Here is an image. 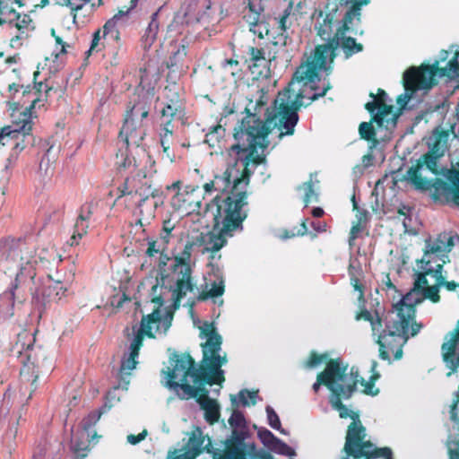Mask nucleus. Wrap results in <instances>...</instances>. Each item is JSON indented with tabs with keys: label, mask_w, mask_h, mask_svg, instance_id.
Listing matches in <instances>:
<instances>
[{
	"label": "nucleus",
	"mask_w": 459,
	"mask_h": 459,
	"mask_svg": "<svg viewBox=\"0 0 459 459\" xmlns=\"http://www.w3.org/2000/svg\"><path fill=\"white\" fill-rule=\"evenodd\" d=\"M272 130V120L264 121L255 114H247L234 129L238 143L227 151L230 160L225 171L204 186L206 194L216 191L226 195H217L208 205L213 214L214 227L222 234L232 236L234 231L243 230L247 216L244 207L247 204L248 180L238 165L241 162L247 171L250 167L265 161L264 151L270 143L267 137Z\"/></svg>",
	"instance_id": "obj_1"
},
{
	"label": "nucleus",
	"mask_w": 459,
	"mask_h": 459,
	"mask_svg": "<svg viewBox=\"0 0 459 459\" xmlns=\"http://www.w3.org/2000/svg\"><path fill=\"white\" fill-rule=\"evenodd\" d=\"M370 0H360V3L352 9H348L345 13V18L341 27L337 30L335 39L329 43H323L316 47L315 50L305 62H302L293 74V82L303 83V86H309L313 94L308 98V102L304 103L306 96L303 90L295 93L290 90V85L280 91L273 103V118H277L282 123L286 130L285 134H292L294 127L299 121L298 111L302 106H307L312 101L320 97H324L330 90V83H324L320 90L316 83L320 81L319 74L326 72L327 74L332 71V65L336 51L342 48L345 58L348 59L353 55L363 50V46L357 43L351 37H346L347 32L356 31L357 26L360 23L361 8L368 4Z\"/></svg>",
	"instance_id": "obj_2"
},
{
	"label": "nucleus",
	"mask_w": 459,
	"mask_h": 459,
	"mask_svg": "<svg viewBox=\"0 0 459 459\" xmlns=\"http://www.w3.org/2000/svg\"><path fill=\"white\" fill-rule=\"evenodd\" d=\"M206 231L187 238L183 248H175L171 256L161 254L160 262V277L152 287V301L160 307L171 303L178 307L180 300L188 293L195 295L196 285L193 273L195 260L193 251L202 247V252H217L226 244V234Z\"/></svg>",
	"instance_id": "obj_3"
},
{
	"label": "nucleus",
	"mask_w": 459,
	"mask_h": 459,
	"mask_svg": "<svg viewBox=\"0 0 459 459\" xmlns=\"http://www.w3.org/2000/svg\"><path fill=\"white\" fill-rule=\"evenodd\" d=\"M422 301L419 291L411 289L393 306L384 316L379 311L372 313L368 309L362 310L356 316V320H365L370 323L373 336L379 345V357L390 362V353L394 359L403 356V345L409 337L415 336L422 328V324L415 322V306Z\"/></svg>",
	"instance_id": "obj_4"
},
{
	"label": "nucleus",
	"mask_w": 459,
	"mask_h": 459,
	"mask_svg": "<svg viewBox=\"0 0 459 459\" xmlns=\"http://www.w3.org/2000/svg\"><path fill=\"white\" fill-rule=\"evenodd\" d=\"M450 54H453V56L445 66L439 67L438 62H437L432 65L426 66L424 71L412 66L404 72L403 78L404 92L397 99V103L402 108H406L417 91L430 89L433 77L437 75L439 78L446 77L453 80L459 76V49L457 46H451L449 51H441L440 60L446 61Z\"/></svg>",
	"instance_id": "obj_5"
},
{
	"label": "nucleus",
	"mask_w": 459,
	"mask_h": 459,
	"mask_svg": "<svg viewBox=\"0 0 459 459\" xmlns=\"http://www.w3.org/2000/svg\"><path fill=\"white\" fill-rule=\"evenodd\" d=\"M171 368L162 370L166 382L164 385L172 390H182V399L195 398L201 390H205V373L202 367H196L188 354L174 353L169 358Z\"/></svg>",
	"instance_id": "obj_6"
},
{
	"label": "nucleus",
	"mask_w": 459,
	"mask_h": 459,
	"mask_svg": "<svg viewBox=\"0 0 459 459\" xmlns=\"http://www.w3.org/2000/svg\"><path fill=\"white\" fill-rule=\"evenodd\" d=\"M36 333L37 331L30 333L26 330L21 332L14 345V350L22 365L20 371L22 385L30 390L28 400L39 387V369L44 366L47 358L46 351L36 342Z\"/></svg>",
	"instance_id": "obj_7"
},
{
	"label": "nucleus",
	"mask_w": 459,
	"mask_h": 459,
	"mask_svg": "<svg viewBox=\"0 0 459 459\" xmlns=\"http://www.w3.org/2000/svg\"><path fill=\"white\" fill-rule=\"evenodd\" d=\"M360 0H326L323 5L315 9L312 21L316 35L325 43L335 39L337 30L341 27L348 9H352Z\"/></svg>",
	"instance_id": "obj_8"
},
{
	"label": "nucleus",
	"mask_w": 459,
	"mask_h": 459,
	"mask_svg": "<svg viewBox=\"0 0 459 459\" xmlns=\"http://www.w3.org/2000/svg\"><path fill=\"white\" fill-rule=\"evenodd\" d=\"M201 338L206 339L203 344L202 369L205 373V385H221L224 381V370L221 367L228 362L226 354L220 355L222 338L216 332L212 324L204 323L201 327Z\"/></svg>",
	"instance_id": "obj_9"
},
{
	"label": "nucleus",
	"mask_w": 459,
	"mask_h": 459,
	"mask_svg": "<svg viewBox=\"0 0 459 459\" xmlns=\"http://www.w3.org/2000/svg\"><path fill=\"white\" fill-rule=\"evenodd\" d=\"M443 176L451 184L441 179L434 181L423 178L420 176L419 170L411 169L408 173V178L417 189L430 190L432 197L436 201L453 203L459 205V170L441 169Z\"/></svg>",
	"instance_id": "obj_10"
},
{
	"label": "nucleus",
	"mask_w": 459,
	"mask_h": 459,
	"mask_svg": "<svg viewBox=\"0 0 459 459\" xmlns=\"http://www.w3.org/2000/svg\"><path fill=\"white\" fill-rule=\"evenodd\" d=\"M364 429L356 422L349 430L347 441L344 444L345 456L341 459H392V450L389 447L377 448L370 442H361Z\"/></svg>",
	"instance_id": "obj_11"
},
{
	"label": "nucleus",
	"mask_w": 459,
	"mask_h": 459,
	"mask_svg": "<svg viewBox=\"0 0 459 459\" xmlns=\"http://www.w3.org/2000/svg\"><path fill=\"white\" fill-rule=\"evenodd\" d=\"M150 106L146 101L136 102L127 111L125 122L119 133V139L126 148L139 147L145 136L143 120L149 116Z\"/></svg>",
	"instance_id": "obj_12"
},
{
	"label": "nucleus",
	"mask_w": 459,
	"mask_h": 459,
	"mask_svg": "<svg viewBox=\"0 0 459 459\" xmlns=\"http://www.w3.org/2000/svg\"><path fill=\"white\" fill-rule=\"evenodd\" d=\"M35 261L27 260L22 263L20 270L17 272L15 279L11 282L9 288L0 295V316L7 319L13 316L15 303V290L29 284L36 276Z\"/></svg>",
	"instance_id": "obj_13"
},
{
	"label": "nucleus",
	"mask_w": 459,
	"mask_h": 459,
	"mask_svg": "<svg viewBox=\"0 0 459 459\" xmlns=\"http://www.w3.org/2000/svg\"><path fill=\"white\" fill-rule=\"evenodd\" d=\"M352 368L348 372V365L344 364L340 359H331L327 364L324 371L318 376L316 381L313 384V390L317 393L321 387V385H325L330 391L331 394H335L337 392L344 394L342 391V385L344 384L354 373Z\"/></svg>",
	"instance_id": "obj_14"
},
{
	"label": "nucleus",
	"mask_w": 459,
	"mask_h": 459,
	"mask_svg": "<svg viewBox=\"0 0 459 459\" xmlns=\"http://www.w3.org/2000/svg\"><path fill=\"white\" fill-rule=\"evenodd\" d=\"M32 249L29 247L28 238L25 236L14 238L8 236L0 239V264L9 265L11 264L20 261L18 271L20 270L22 263H26L27 260H34L35 266L37 260L32 256ZM37 268L35 267V272Z\"/></svg>",
	"instance_id": "obj_15"
},
{
	"label": "nucleus",
	"mask_w": 459,
	"mask_h": 459,
	"mask_svg": "<svg viewBox=\"0 0 459 459\" xmlns=\"http://www.w3.org/2000/svg\"><path fill=\"white\" fill-rule=\"evenodd\" d=\"M373 98L372 101L366 104V108L372 116V121L375 122L379 128H385L386 130L395 127L398 114L395 112L394 106L389 102L387 93L379 89L377 96L373 93L370 94Z\"/></svg>",
	"instance_id": "obj_16"
},
{
	"label": "nucleus",
	"mask_w": 459,
	"mask_h": 459,
	"mask_svg": "<svg viewBox=\"0 0 459 459\" xmlns=\"http://www.w3.org/2000/svg\"><path fill=\"white\" fill-rule=\"evenodd\" d=\"M172 319L170 312L157 308L143 316L139 325L133 326V336H140L143 341V335L150 338L165 335L171 326Z\"/></svg>",
	"instance_id": "obj_17"
},
{
	"label": "nucleus",
	"mask_w": 459,
	"mask_h": 459,
	"mask_svg": "<svg viewBox=\"0 0 459 459\" xmlns=\"http://www.w3.org/2000/svg\"><path fill=\"white\" fill-rule=\"evenodd\" d=\"M358 377H359V374L357 371H355L351 375V377L344 384L342 385V391H343L344 394H341V393L339 394L337 392V394H331L329 397V403L333 409L339 411L341 418H351L353 420V421L348 428L346 437H348V433H349V430L351 429V427H352V425L354 423L358 422L364 429V436L361 439V442H365L364 438L366 437V429L362 426L358 416L355 415L351 410L348 409L342 403V399L347 400V399L351 398L352 394L356 391ZM346 441H347V439L345 440V442Z\"/></svg>",
	"instance_id": "obj_18"
},
{
	"label": "nucleus",
	"mask_w": 459,
	"mask_h": 459,
	"mask_svg": "<svg viewBox=\"0 0 459 459\" xmlns=\"http://www.w3.org/2000/svg\"><path fill=\"white\" fill-rule=\"evenodd\" d=\"M121 195H132L138 197L134 201L135 204L140 208L150 196H153L152 188V179L142 171L138 172L132 178H127L123 185L119 187Z\"/></svg>",
	"instance_id": "obj_19"
},
{
	"label": "nucleus",
	"mask_w": 459,
	"mask_h": 459,
	"mask_svg": "<svg viewBox=\"0 0 459 459\" xmlns=\"http://www.w3.org/2000/svg\"><path fill=\"white\" fill-rule=\"evenodd\" d=\"M457 242L459 237L447 232L440 233L433 240L429 238L426 240V250L422 258L438 259L445 264L448 259V253Z\"/></svg>",
	"instance_id": "obj_20"
},
{
	"label": "nucleus",
	"mask_w": 459,
	"mask_h": 459,
	"mask_svg": "<svg viewBox=\"0 0 459 459\" xmlns=\"http://www.w3.org/2000/svg\"><path fill=\"white\" fill-rule=\"evenodd\" d=\"M38 100V99L33 100L29 107L21 111L18 120L13 119L12 125L0 129V142L5 137L19 139L20 136L24 138L30 134L32 129V110Z\"/></svg>",
	"instance_id": "obj_21"
},
{
	"label": "nucleus",
	"mask_w": 459,
	"mask_h": 459,
	"mask_svg": "<svg viewBox=\"0 0 459 459\" xmlns=\"http://www.w3.org/2000/svg\"><path fill=\"white\" fill-rule=\"evenodd\" d=\"M441 354L443 362L449 370L446 376L451 377L459 368V321L455 328L445 336Z\"/></svg>",
	"instance_id": "obj_22"
},
{
	"label": "nucleus",
	"mask_w": 459,
	"mask_h": 459,
	"mask_svg": "<svg viewBox=\"0 0 459 459\" xmlns=\"http://www.w3.org/2000/svg\"><path fill=\"white\" fill-rule=\"evenodd\" d=\"M211 6V0H191L185 12L186 22H196L204 25L210 23Z\"/></svg>",
	"instance_id": "obj_23"
},
{
	"label": "nucleus",
	"mask_w": 459,
	"mask_h": 459,
	"mask_svg": "<svg viewBox=\"0 0 459 459\" xmlns=\"http://www.w3.org/2000/svg\"><path fill=\"white\" fill-rule=\"evenodd\" d=\"M292 3L273 17V25L279 30L278 39L274 43L280 45H286V40L291 32V25L293 18L291 16Z\"/></svg>",
	"instance_id": "obj_24"
},
{
	"label": "nucleus",
	"mask_w": 459,
	"mask_h": 459,
	"mask_svg": "<svg viewBox=\"0 0 459 459\" xmlns=\"http://www.w3.org/2000/svg\"><path fill=\"white\" fill-rule=\"evenodd\" d=\"M186 451L193 459H195L198 455L204 452L211 453L212 450V445L208 436H204L200 429L194 430L186 445Z\"/></svg>",
	"instance_id": "obj_25"
},
{
	"label": "nucleus",
	"mask_w": 459,
	"mask_h": 459,
	"mask_svg": "<svg viewBox=\"0 0 459 459\" xmlns=\"http://www.w3.org/2000/svg\"><path fill=\"white\" fill-rule=\"evenodd\" d=\"M142 340L140 336H133L127 352L121 359L119 373L122 375H131L138 364L139 351L142 347Z\"/></svg>",
	"instance_id": "obj_26"
},
{
	"label": "nucleus",
	"mask_w": 459,
	"mask_h": 459,
	"mask_svg": "<svg viewBox=\"0 0 459 459\" xmlns=\"http://www.w3.org/2000/svg\"><path fill=\"white\" fill-rule=\"evenodd\" d=\"M450 134L442 126H437L429 136L427 145L430 153H437L444 156L448 151Z\"/></svg>",
	"instance_id": "obj_27"
},
{
	"label": "nucleus",
	"mask_w": 459,
	"mask_h": 459,
	"mask_svg": "<svg viewBox=\"0 0 459 459\" xmlns=\"http://www.w3.org/2000/svg\"><path fill=\"white\" fill-rule=\"evenodd\" d=\"M174 125L169 121L160 122L159 129V137L163 151V157L173 162L176 154L172 150L174 143Z\"/></svg>",
	"instance_id": "obj_28"
},
{
	"label": "nucleus",
	"mask_w": 459,
	"mask_h": 459,
	"mask_svg": "<svg viewBox=\"0 0 459 459\" xmlns=\"http://www.w3.org/2000/svg\"><path fill=\"white\" fill-rule=\"evenodd\" d=\"M203 391L204 394L198 397L196 401L204 411V416L205 420L210 424H213L220 418V405L215 400L208 397V391L206 389Z\"/></svg>",
	"instance_id": "obj_29"
},
{
	"label": "nucleus",
	"mask_w": 459,
	"mask_h": 459,
	"mask_svg": "<svg viewBox=\"0 0 459 459\" xmlns=\"http://www.w3.org/2000/svg\"><path fill=\"white\" fill-rule=\"evenodd\" d=\"M161 7L151 15L150 22L142 36V47L144 50H149L157 39L160 29L159 13Z\"/></svg>",
	"instance_id": "obj_30"
},
{
	"label": "nucleus",
	"mask_w": 459,
	"mask_h": 459,
	"mask_svg": "<svg viewBox=\"0 0 459 459\" xmlns=\"http://www.w3.org/2000/svg\"><path fill=\"white\" fill-rule=\"evenodd\" d=\"M184 116L181 101L177 93L173 92L171 98L167 101L161 109V122L169 121L172 123L174 118L180 119Z\"/></svg>",
	"instance_id": "obj_31"
},
{
	"label": "nucleus",
	"mask_w": 459,
	"mask_h": 459,
	"mask_svg": "<svg viewBox=\"0 0 459 459\" xmlns=\"http://www.w3.org/2000/svg\"><path fill=\"white\" fill-rule=\"evenodd\" d=\"M137 1L138 0H132L131 6L129 8H127L126 11H119L105 22L103 25V37L111 34L114 39H118L119 31L117 29V25L127 18L131 10L136 6Z\"/></svg>",
	"instance_id": "obj_32"
},
{
	"label": "nucleus",
	"mask_w": 459,
	"mask_h": 459,
	"mask_svg": "<svg viewBox=\"0 0 459 459\" xmlns=\"http://www.w3.org/2000/svg\"><path fill=\"white\" fill-rule=\"evenodd\" d=\"M102 413H105V411H102L100 408L98 411L90 412L82 420L76 431L82 434V437L87 436V438L91 437V439H96L98 436L94 427L100 420Z\"/></svg>",
	"instance_id": "obj_33"
},
{
	"label": "nucleus",
	"mask_w": 459,
	"mask_h": 459,
	"mask_svg": "<svg viewBox=\"0 0 459 459\" xmlns=\"http://www.w3.org/2000/svg\"><path fill=\"white\" fill-rule=\"evenodd\" d=\"M188 42L186 39H182L179 43L177 51L169 57L168 62V68L170 73H176L186 67V58L187 56Z\"/></svg>",
	"instance_id": "obj_34"
},
{
	"label": "nucleus",
	"mask_w": 459,
	"mask_h": 459,
	"mask_svg": "<svg viewBox=\"0 0 459 459\" xmlns=\"http://www.w3.org/2000/svg\"><path fill=\"white\" fill-rule=\"evenodd\" d=\"M442 156H437V153H430L429 152H428V153L422 155L419 159L416 167H411V169H409L408 171H410L411 169L419 170V174L421 177V171L426 169L434 175H438L440 172L439 159ZM409 172H407V174Z\"/></svg>",
	"instance_id": "obj_35"
},
{
	"label": "nucleus",
	"mask_w": 459,
	"mask_h": 459,
	"mask_svg": "<svg viewBox=\"0 0 459 459\" xmlns=\"http://www.w3.org/2000/svg\"><path fill=\"white\" fill-rule=\"evenodd\" d=\"M90 218L91 214L83 212L82 205L74 227V233L69 240L71 246L78 245L79 240L87 233Z\"/></svg>",
	"instance_id": "obj_36"
},
{
	"label": "nucleus",
	"mask_w": 459,
	"mask_h": 459,
	"mask_svg": "<svg viewBox=\"0 0 459 459\" xmlns=\"http://www.w3.org/2000/svg\"><path fill=\"white\" fill-rule=\"evenodd\" d=\"M23 406H21L18 411H13L9 419V425L6 432L4 435V441L6 443V446L11 452L13 448V442H14L17 434H18V425L19 421L22 419V411L23 410Z\"/></svg>",
	"instance_id": "obj_37"
},
{
	"label": "nucleus",
	"mask_w": 459,
	"mask_h": 459,
	"mask_svg": "<svg viewBox=\"0 0 459 459\" xmlns=\"http://www.w3.org/2000/svg\"><path fill=\"white\" fill-rule=\"evenodd\" d=\"M248 6L249 12L247 14L244 16V18L248 24L249 30L253 32L255 35L263 37L264 24L260 22V11L262 10V8L260 6L256 8L255 4L253 2H250Z\"/></svg>",
	"instance_id": "obj_38"
},
{
	"label": "nucleus",
	"mask_w": 459,
	"mask_h": 459,
	"mask_svg": "<svg viewBox=\"0 0 459 459\" xmlns=\"http://www.w3.org/2000/svg\"><path fill=\"white\" fill-rule=\"evenodd\" d=\"M91 437L87 438V436L82 437L78 431L73 433L71 439V449L78 456L84 458L89 450V442L93 441Z\"/></svg>",
	"instance_id": "obj_39"
},
{
	"label": "nucleus",
	"mask_w": 459,
	"mask_h": 459,
	"mask_svg": "<svg viewBox=\"0 0 459 459\" xmlns=\"http://www.w3.org/2000/svg\"><path fill=\"white\" fill-rule=\"evenodd\" d=\"M227 459H273V456L264 451H256L255 447L248 453L247 457L245 452L239 448H233L228 452Z\"/></svg>",
	"instance_id": "obj_40"
},
{
	"label": "nucleus",
	"mask_w": 459,
	"mask_h": 459,
	"mask_svg": "<svg viewBox=\"0 0 459 459\" xmlns=\"http://www.w3.org/2000/svg\"><path fill=\"white\" fill-rule=\"evenodd\" d=\"M348 273L351 279V283L354 287V290L362 293L361 286L359 284V280L362 275V269L358 258L352 256L350 258Z\"/></svg>",
	"instance_id": "obj_41"
},
{
	"label": "nucleus",
	"mask_w": 459,
	"mask_h": 459,
	"mask_svg": "<svg viewBox=\"0 0 459 459\" xmlns=\"http://www.w3.org/2000/svg\"><path fill=\"white\" fill-rule=\"evenodd\" d=\"M434 260L435 259L422 258L420 261V263H421L420 269L422 271H425V273H428L429 275H431L432 277H434L436 280V282L439 283L445 280V278L442 274L443 264H438L436 266H433L432 263L434 262Z\"/></svg>",
	"instance_id": "obj_42"
},
{
	"label": "nucleus",
	"mask_w": 459,
	"mask_h": 459,
	"mask_svg": "<svg viewBox=\"0 0 459 459\" xmlns=\"http://www.w3.org/2000/svg\"><path fill=\"white\" fill-rule=\"evenodd\" d=\"M247 397L251 400V403L255 405L256 401L259 399L258 392L243 389L239 391L237 395L231 396V403L234 405L240 404L243 407H246L249 404Z\"/></svg>",
	"instance_id": "obj_43"
},
{
	"label": "nucleus",
	"mask_w": 459,
	"mask_h": 459,
	"mask_svg": "<svg viewBox=\"0 0 459 459\" xmlns=\"http://www.w3.org/2000/svg\"><path fill=\"white\" fill-rule=\"evenodd\" d=\"M248 59L252 63L248 65L249 69H253L255 67H266L267 66V59L265 58V53L263 49L250 47L247 52Z\"/></svg>",
	"instance_id": "obj_44"
},
{
	"label": "nucleus",
	"mask_w": 459,
	"mask_h": 459,
	"mask_svg": "<svg viewBox=\"0 0 459 459\" xmlns=\"http://www.w3.org/2000/svg\"><path fill=\"white\" fill-rule=\"evenodd\" d=\"M13 23L12 25L16 27L20 31V34L16 36L17 39H21L27 36V34L24 35L25 30H28L30 28L33 29V27H31L32 20L29 14H25V13L21 14L18 13V14L15 16V18H13Z\"/></svg>",
	"instance_id": "obj_45"
},
{
	"label": "nucleus",
	"mask_w": 459,
	"mask_h": 459,
	"mask_svg": "<svg viewBox=\"0 0 459 459\" xmlns=\"http://www.w3.org/2000/svg\"><path fill=\"white\" fill-rule=\"evenodd\" d=\"M18 13L13 9V3L0 0V25L4 23H13V19Z\"/></svg>",
	"instance_id": "obj_46"
},
{
	"label": "nucleus",
	"mask_w": 459,
	"mask_h": 459,
	"mask_svg": "<svg viewBox=\"0 0 459 459\" xmlns=\"http://www.w3.org/2000/svg\"><path fill=\"white\" fill-rule=\"evenodd\" d=\"M268 450L274 454L290 457L296 455L295 450L279 437H276L273 440V443L268 448Z\"/></svg>",
	"instance_id": "obj_47"
},
{
	"label": "nucleus",
	"mask_w": 459,
	"mask_h": 459,
	"mask_svg": "<svg viewBox=\"0 0 459 459\" xmlns=\"http://www.w3.org/2000/svg\"><path fill=\"white\" fill-rule=\"evenodd\" d=\"M13 406L11 389L7 388L6 391L0 397V424L10 414Z\"/></svg>",
	"instance_id": "obj_48"
},
{
	"label": "nucleus",
	"mask_w": 459,
	"mask_h": 459,
	"mask_svg": "<svg viewBox=\"0 0 459 459\" xmlns=\"http://www.w3.org/2000/svg\"><path fill=\"white\" fill-rule=\"evenodd\" d=\"M39 296V289L38 288L32 294V304L34 308L38 311L39 316L41 317L48 307H49L54 301L50 299V297H44L45 299L41 300Z\"/></svg>",
	"instance_id": "obj_49"
},
{
	"label": "nucleus",
	"mask_w": 459,
	"mask_h": 459,
	"mask_svg": "<svg viewBox=\"0 0 459 459\" xmlns=\"http://www.w3.org/2000/svg\"><path fill=\"white\" fill-rule=\"evenodd\" d=\"M175 229V223L171 220H166L163 221L162 229L160 233L159 241H160V247H167L169 244L172 237V231Z\"/></svg>",
	"instance_id": "obj_50"
},
{
	"label": "nucleus",
	"mask_w": 459,
	"mask_h": 459,
	"mask_svg": "<svg viewBox=\"0 0 459 459\" xmlns=\"http://www.w3.org/2000/svg\"><path fill=\"white\" fill-rule=\"evenodd\" d=\"M299 189L304 191L303 201L305 203V207H307L309 203L317 202L318 195L315 191L312 179H310L308 182L303 183V185L299 186Z\"/></svg>",
	"instance_id": "obj_51"
},
{
	"label": "nucleus",
	"mask_w": 459,
	"mask_h": 459,
	"mask_svg": "<svg viewBox=\"0 0 459 459\" xmlns=\"http://www.w3.org/2000/svg\"><path fill=\"white\" fill-rule=\"evenodd\" d=\"M441 285H442V282H439V283L436 282L432 286H428L425 289L423 288L422 291L420 292V296L422 297V301L425 299H429L432 302L437 303L440 300V296L438 293H439V289H440Z\"/></svg>",
	"instance_id": "obj_52"
},
{
	"label": "nucleus",
	"mask_w": 459,
	"mask_h": 459,
	"mask_svg": "<svg viewBox=\"0 0 459 459\" xmlns=\"http://www.w3.org/2000/svg\"><path fill=\"white\" fill-rule=\"evenodd\" d=\"M126 148V152L122 151V148L119 150V153L117 154V164L119 169H127L131 166L136 167L135 159L134 157H130L127 153L126 146L123 143V146Z\"/></svg>",
	"instance_id": "obj_53"
},
{
	"label": "nucleus",
	"mask_w": 459,
	"mask_h": 459,
	"mask_svg": "<svg viewBox=\"0 0 459 459\" xmlns=\"http://www.w3.org/2000/svg\"><path fill=\"white\" fill-rule=\"evenodd\" d=\"M60 288H61L60 281L51 282L48 285L44 284L39 288V297L41 299V300H43L45 299L44 297H50V299L56 303L55 290H58V289L60 290Z\"/></svg>",
	"instance_id": "obj_54"
},
{
	"label": "nucleus",
	"mask_w": 459,
	"mask_h": 459,
	"mask_svg": "<svg viewBox=\"0 0 459 459\" xmlns=\"http://www.w3.org/2000/svg\"><path fill=\"white\" fill-rule=\"evenodd\" d=\"M256 429L260 442L268 449L277 437L264 427H259Z\"/></svg>",
	"instance_id": "obj_55"
},
{
	"label": "nucleus",
	"mask_w": 459,
	"mask_h": 459,
	"mask_svg": "<svg viewBox=\"0 0 459 459\" xmlns=\"http://www.w3.org/2000/svg\"><path fill=\"white\" fill-rule=\"evenodd\" d=\"M410 212L411 208L407 206H403V209L399 211V213L403 216V226L404 228V232L410 235H415L417 232L411 225L412 219Z\"/></svg>",
	"instance_id": "obj_56"
},
{
	"label": "nucleus",
	"mask_w": 459,
	"mask_h": 459,
	"mask_svg": "<svg viewBox=\"0 0 459 459\" xmlns=\"http://www.w3.org/2000/svg\"><path fill=\"white\" fill-rule=\"evenodd\" d=\"M229 423L231 427L234 428H247V421L245 416L243 412L238 410L233 411L229 419Z\"/></svg>",
	"instance_id": "obj_57"
},
{
	"label": "nucleus",
	"mask_w": 459,
	"mask_h": 459,
	"mask_svg": "<svg viewBox=\"0 0 459 459\" xmlns=\"http://www.w3.org/2000/svg\"><path fill=\"white\" fill-rule=\"evenodd\" d=\"M449 459H459V438L450 436L446 441Z\"/></svg>",
	"instance_id": "obj_58"
},
{
	"label": "nucleus",
	"mask_w": 459,
	"mask_h": 459,
	"mask_svg": "<svg viewBox=\"0 0 459 459\" xmlns=\"http://www.w3.org/2000/svg\"><path fill=\"white\" fill-rule=\"evenodd\" d=\"M266 416H267V423L272 429H280L281 428V420L279 415L276 413L274 409L267 405L265 407Z\"/></svg>",
	"instance_id": "obj_59"
},
{
	"label": "nucleus",
	"mask_w": 459,
	"mask_h": 459,
	"mask_svg": "<svg viewBox=\"0 0 459 459\" xmlns=\"http://www.w3.org/2000/svg\"><path fill=\"white\" fill-rule=\"evenodd\" d=\"M359 134L365 140L374 139L376 133L372 122H362L359 125Z\"/></svg>",
	"instance_id": "obj_60"
},
{
	"label": "nucleus",
	"mask_w": 459,
	"mask_h": 459,
	"mask_svg": "<svg viewBox=\"0 0 459 459\" xmlns=\"http://www.w3.org/2000/svg\"><path fill=\"white\" fill-rule=\"evenodd\" d=\"M224 293V281L221 278H218L211 283V288L208 291V297L217 298Z\"/></svg>",
	"instance_id": "obj_61"
},
{
	"label": "nucleus",
	"mask_w": 459,
	"mask_h": 459,
	"mask_svg": "<svg viewBox=\"0 0 459 459\" xmlns=\"http://www.w3.org/2000/svg\"><path fill=\"white\" fill-rule=\"evenodd\" d=\"M225 129L221 126H212L210 131L206 134V142L210 143L212 140H219L223 138Z\"/></svg>",
	"instance_id": "obj_62"
},
{
	"label": "nucleus",
	"mask_w": 459,
	"mask_h": 459,
	"mask_svg": "<svg viewBox=\"0 0 459 459\" xmlns=\"http://www.w3.org/2000/svg\"><path fill=\"white\" fill-rule=\"evenodd\" d=\"M117 387H113L111 390H109L107 394H106V401H105V403L102 407H100V409L102 411H108L112 406H113V403L116 402V401H119V398L117 397Z\"/></svg>",
	"instance_id": "obj_63"
},
{
	"label": "nucleus",
	"mask_w": 459,
	"mask_h": 459,
	"mask_svg": "<svg viewBox=\"0 0 459 459\" xmlns=\"http://www.w3.org/2000/svg\"><path fill=\"white\" fill-rule=\"evenodd\" d=\"M326 359L327 355H317L316 353H312L310 358L306 361L305 367L307 368H314L324 363Z\"/></svg>",
	"instance_id": "obj_64"
}]
</instances>
